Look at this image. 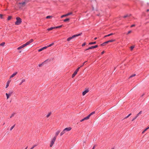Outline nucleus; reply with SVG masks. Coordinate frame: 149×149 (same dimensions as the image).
I'll use <instances>...</instances> for the list:
<instances>
[{"instance_id": "f257e3e1", "label": "nucleus", "mask_w": 149, "mask_h": 149, "mask_svg": "<svg viewBox=\"0 0 149 149\" xmlns=\"http://www.w3.org/2000/svg\"><path fill=\"white\" fill-rule=\"evenodd\" d=\"M16 21L15 22V24L16 25H19L22 22L21 19L19 17H17L16 18Z\"/></svg>"}, {"instance_id": "f03ea898", "label": "nucleus", "mask_w": 149, "mask_h": 149, "mask_svg": "<svg viewBox=\"0 0 149 149\" xmlns=\"http://www.w3.org/2000/svg\"><path fill=\"white\" fill-rule=\"evenodd\" d=\"M81 33H79V34H78L74 35H73V36H72V37H70L69 38H68L67 39V40L68 41H69L71 40L74 38L80 36L81 35Z\"/></svg>"}, {"instance_id": "7ed1b4c3", "label": "nucleus", "mask_w": 149, "mask_h": 149, "mask_svg": "<svg viewBox=\"0 0 149 149\" xmlns=\"http://www.w3.org/2000/svg\"><path fill=\"white\" fill-rule=\"evenodd\" d=\"M56 139V137H54L52 139L51 143H50V147H52V146L53 145V144L54 143Z\"/></svg>"}, {"instance_id": "20e7f679", "label": "nucleus", "mask_w": 149, "mask_h": 149, "mask_svg": "<svg viewBox=\"0 0 149 149\" xmlns=\"http://www.w3.org/2000/svg\"><path fill=\"white\" fill-rule=\"evenodd\" d=\"M98 47V46L97 45H96L95 46H92L91 47H89L88 49H87L85 50V51H87L90 49H92L95 48H97Z\"/></svg>"}, {"instance_id": "39448f33", "label": "nucleus", "mask_w": 149, "mask_h": 149, "mask_svg": "<svg viewBox=\"0 0 149 149\" xmlns=\"http://www.w3.org/2000/svg\"><path fill=\"white\" fill-rule=\"evenodd\" d=\"M33 41V39H31L29 41L26 42L25 45L26 46L29 45L30 43H32V42Z\"/></svg>"}, {"instance_id": "423d86ee", "label": "nucleus", "mask_w": 149, "mask_h": 149, "mask_svg": "<svg viewBox=\"0 0 149 149\" xmlns=\"http://www.w3.org/2000/svg\"><path fill=\"white\" fill-rule=\"evenodd\" d=\"M72 12L68 13L65 15H63L61 16V18H62L63 17L68 16L69 15H72Z\"/></svg>"}, {"instance_id": "0eeeda50", "label": "nucleus", "mask_w": 149, "mask_h": 149, "mask_svg": "<svg viewBox=\"0 0 149 149\" xmlns=\"http://www.w3.org/2000/svg\"><path fill=\"white\" fill-rule=\"evenodd\" d=\"M89 90L88 88H86L85 89V90L83 92L82 95H85L87 93H88Z\"/></svg>"}, {"instance_id": "6e6552de", "label": "nucleus", "mask_w": 149, "mask_h": 149, "mask_svg": "<svg viewBox=\"0 0 149 149\" xmlns=\"http://www.w3.org/2000/svg\"><path fill=\"white\" fill-rule=\"evenodd\" d=\"M20 79L21 80V81L19 84V85H22L23 83L24 82H25L26 81L25 79L23 78H22V79Z\"/></svg>"}, {"instance_id": "1a4fd4ad", "label": "nucleus", "mask_w": 149, "mask_h": 149, "mask_svg": "<svg viewBox=\"0 0 149 149\" xmlns=\"http://www.w3.org/2000/svg\"><path fill=\"white\" fill-rule=\"evenodd\" d=\"M71 129V128L70 127H67L65 128L64 130L68 132Z\"/></svg>"}, {"instance_id": "9d476101", "label": "nucleus", "mask_w": 149, "mask_h": 149, "mask_svg": "<svg viewBox=\"0 0 149 149\" xmlns=\"http://www.w3.org/2000/svg\"><path fill=\"white\" fill-rule=\"evenodd\" d=\"M26 46L25 45V44H24L23 45H21V46L19 47H18L17 49L18 50H19L20 49H21L25 47Z\"/></svg>"}, {"instance_id": "9b49d317", "label": "nucleus", "mask_w": 149, "mask_h": 149, "mask_svg": "<svg viewBox=\"0 0 149 149\" xmlns=\"http://www.w3.org/2000/svg\"><path fill=\"white\" fill-rule=\"evenodd\" d=\"M10 81H11L10 80H9L8 81L6 85V88H7L9 86V84L10 83Z\"/></svg>"}, {"instance_id": "f8f14e48", "label": "nucleus", "mask_w": 149, "mask_h": 149, "mask_svg": "<svg viewBox=\"0 0 149 149\" xmlns=\"http://www.w3.org/2000/svg\"><path fill=\"white\" fill-rule=\"evenodd\" d=\"M17 74V72H15L13 74H12L11 76L10 77V78H11L14 77L15 75H16Z\"/></svg>"}, {"instance_id": "ddd939ff", "label": "nucleus", "mask_w": 149, "mask_h": 149, "mask_svg": "<svg viewBox=\"0 0 149 149\" xmlns=\"http://www.w3.org/2000/svg\"><path fill=\"white\" fill-rule=\"evenodd\" d=\"M6 95L7 97V99H8L9 98L10 96H11V95H10V94H9L8 93H6Z\"/></svg>"}, {"instance_id": "4468645a", "label": "nucleus", "mask_w": 149, "mask_h": 149, "mask_svg": "<svg viewBox=\"0 0 149 149\" xmlns=\"http://www.w3.org/2000/svg\"><path fill=\"white\" fill-rule=\"evenodd\" d=\"M77 73V72L75 71L74 73L72 75V77L73 78L76 75Z\"/></svg>"}, {"instance_id": "2eb2a0df", "label": "nucleus", "mask_w": 149, "mask_h": 149, "mask_svg": "<svg viewBox=\"0 0 149 149\" xmlns=\"http://www.w3.org/2000/svg\"><path fill=\"white\" fill-rule=\"evenodd\" d=\"M60 132V131L58 130V131H57L56 133L55 136V137H56L59 134Z\"/></svg>"}, {"instance_id": "dca6fc26", "label": "nucleus", "mask_w": 149, "mask_h": 149, "mask_svg": "<svg viewBox=\"0 0 149 149\" xmlns=\"http://www.w3.org/2000/svg\"><path fill=\"white\" fill-rule=\"evenodd\" d=\"M55 29V27H51L50 28H48L47 29V30L48 31H50V30H52L53 29Z\"/></svg>"}, {"instance_id": "f3484780", "label": "nucleus", "mask_w": 149, "mask_h": 149, "mask_svg": "<svg viewBox=\"0 0 149 149\" xmlns=\"http://www.w3.org/2000/svg\"><path fill=\"white\" fill-rule=\"evenodd\" d=\"M89 118H90L89 116L88 115L87 117L84 118V120H88V119H89Z\"/></svg>"}, {"instance_id": "a211bd4d", "label": "nucleus", "mask_w": 149, "mask_h": 149, "mask_svg": "<svg viewBox=\"0 0 149 149\" xmlns=\"http://www.w3.org/2000/svg\"><path fill=\"white\" fill-rule=\"evenodd\" d=\"M47 61V60H46L45 61H44L43 62H42V63L40 64H39V65H38V66L39 67H42V66L43 65V64L46 61Z\"/></svg>"}, {"instance_id": "6ab92c4d", "label": "nucleus", "mask_w": 149, "mask_h": 149, "mask_svg": "<svg viewBox=\"0 0 149 149\" xmlns=\"http://www.w3.org/2000/svg\"><path fill=\"white\" fill-rule=\"evenodd\" d=\"M65 133V131L63 130L60 133V135L62 136Z\"/></svg>"}, {"instance_id": "aec40b11", "label": "nucleus", "mask_w": 149, "mask_h": 149, "mask_svg": "<svg viewBox=\"0 0 149 149\" xmlns=\"http://www.w3.org/2000/svg\"><path fill=\"white\" fill-rule=\"evenodd\" d=\"M131 15H128V14H127L123 16V18H126L127 17H129Z\"/></svg>"}, {"instance_id": "412c9836", "label": "nucleus", "mask_w": 149, "mask_h": 149, "mask_svg": "<svg viewBox=\"0 0 149 149\" xmlns=\"http://www.w3.org/2000/svg\"><path fill=\"white\" fill-rule=\"evenodd\" d=\"M137 116V114L136 115V116L135 117H134L133 119H132V121H134L135 119H136L137 118L138 116Z\"/></svg>"}, {"instance_id": "4be33fe9", "label": "nucleus", "mask_w": 149, "mask_h": 149, "mask_svg": "<svg viewBox=\"0 0 149 149\" xmlns=\"http://www.w3.org/2000/svg\"><path fill=\"white\" fill-rule=\"evenodd\" d=\"M52 17V16H48L46 17V18L47 19H50Z\"/></svg>"}, {"instance_id": "5701e85b", "label": "nucleus", "mask_w": 149, "mask_h": 149, "mask_svg": "<svg viewBox=\"0 0 149 149\" xmlns=\"http://www.w3.org/2000/svg\"><path fill=\"white\" fill-rule=\"evenodd\" d=\"M51 114V112H49L48 113V114L46 116V117L47 118H48V117H49L50 116Z\"/></svg>"}, {"instance_id": "b1692460", "label": "nucleus", "mask_w": 149, "mask_h": 149, "mask_svg": "<svg viewBox=\"0 0 149 149\" xmlns=\"http://www.w3.org/2000/svg\"><path fill=\"white\" fill-rule=\"evenodd\" d=\"M96 43V42H91L89 43V45H91L93 44H95Z\"/></svg>"}, {"instance_id": "393cba45", "label": "nucleus", "mask_w": 149, "mask_h": 149, "mask_svg": "<svg viewBox=\"0 0 149 149\" xmlns=\"http://www.w3.org/2000/svg\"><path fill=\"white\" fill-rule=\"evenodd\" d=\"M94 113H95V112L93 111V112H91L89 115H88V116H89V117H90V116H91L94 114Z\"/></svg>"}, {"instance_id": "a878e982", "label": "nucleus", "mask_w": 149, "mask_h": 149, "mask_svg": "<svg viewBox=\"0 0 149 149\" xmlns=\"http://www.w3.org/2000/svg\"><path fill=\"white\" fill-rule=\"evenodd\" d=\"M136 76L135 74H132L129 77V78H130L133 77H134Z\"/></svg>"}, {"instance_id": "bb28decb", "label": "nucleus", "mask_w": 149, "mask_h": 149, "mask_svg": "<svg viewBox=\"0 0 149 149\" xmlns=\"http://www.w3.org/2000/svg\"><path fill=\"white\" fill-rule=\"evenodd\" d=\"M115 41V40H113V39L108 40V42H114Z\"/></svg>"}, {"instance_id": "cd10ccee", "label": "nucleus", "mask_w": 149, "mask_h": 149, "mask_svg": "<svg viewBox=\"0 0 149 149\" xmlns=\"http://www.w3.org/2000/svg\"><path fill=\"white\" fill-rule=\"evenodd\" d=\"M26 3L25 2H24L22 3H19V4L20 5H24Z\"/></svg>"}, {"instance_id": "c85d7f7f", "label": "nucleus", "mask_w": 149, "mask_h": 149, "mask_svg": "<svg viewBox=\"0 0 149 149\" xmlns=\"http://www.w3.org/2000/svg\"><path fill=\"white\" fill-rule=\"evenodd\" d=\"M5 44V42H3L0 44V46H3Z\"/></svg>"}, {"instance_id": "c756f323", "label": "nucleus", "mask_w": 149, "mask_h": 149, "mask_svg": "<svg viewBox=\"0 0 149 149\" xmlns=\"http://www.w3.org/2000/svg\"><path fill=\"white\" fill-rule=\"evenodd\" d=\"M134 46H131L130 47L131 50V51L134 48Z\"/></svg>"}, {"instance_id": "7c9ffc66", "label": "nucleus", "mask_w": 149, "mask_h": 149, "mask_svg": "<svg viewBox=\"0 0 149 149\" xmlns=\"http://www.w3.org/2000/svg\"><path fill=\"white\" fill-rule=\"evenodd\" d=\"M70 20V19L69 18H67L64 20L63 21L64 22H66V21H69Z\"/></svg>"}, {"instance_id": "2f4dec72", "label": "nucleus", "mask_w": 149, "mask_h": 149, "mask_svg": "<svg viewBox=\"0 0 149 149\" xmlns=\"http://www.w3.org/2000/svg\"><path fill=\"white\" fill-rule=\"evenodd\" d=\"M62 26V25H60V26H56V27H55V29L60 28Z\"/></svg>"}, {"instance_id": "473e14b6", "label": "nucleus", "mask_w": 149, "mask_h": 149, "mask_svg": "<svg viewBox=\"0 0 149 149\" xmlns=\"http://www.w3.org/2000/svg\"><path fill=\"white\" fill-rule=\"evenodd\" d=\"M142 113V111H140L137 114V116H139V115L141 114Z\"/></svg>"}, {"instance_id": "72a5a7b5", "label": "nucleus", "mask_w": 149, "mask_h": 149, "mask_svg": "<svg viewBox=\"0 0 149 149\" xmlns=\"http://www.w3.org/2000/svg\"><path fill=\"white\" fill-rule=\"evenodd\" d=\"M37 146V144L34 145L30 149H33L36 146Z\"/></svg>"}, {"instance_id": "f704fd0d", "label": "nucleus", "mask_w": 149, "mask_h": 149, "mask_svg": "<svg viewBox=\"0 0 149 149\" xmlns=\"http://www.w3.org/2000/svg\"><path fill=\"white\" fill-rule=\"evenodd\" d=\"M131 115V113H130V114H129L125 118V119H126L128 118Z\"/></svg>"}, {"instance_id": "c9c22d12", "label": "nucleus", "mask_w": 149, "mask_h": 149, "mask_svg": "<svg viewBox=\"0 0 149 149\" xmlns=\"http://www.w3.org/2000/svg\"><path fill=\"white\" fill-rule=\"evenodd\" d=\"M13 91H9V92L8 93L9 94H10V95H11L13 93Z\"/></svg>"}, {"instance_id": "e433bc0d", "label": "nucleus", "mask_w": 149, "mask_h": 149, "mask_svg": "<svg viewBox=\"0 0 149 149\" xmlns=\"http://www.w3.org/2000/svg\"><path fill=\"white\" fill-rule=\"evenodd\" d=\"M81 67H78L76 70L75 71L76 72H78V71H79V69H80V68Z\"/></svg>"}, {"instance_id": "4c0bfd02", "label": "nucleus", "mask_w": 149, "mask_h": 149, "mask_svg": "<svg viewBox=\"0 0 149 149\" xmlns=\"http://www.w3.org/2000/svg\"><path fill=\"white\" fill-rule=\"evenodd\" d=\"M11 18H12L11 16H9L8 17V20H10V19H11Z\"/></svg>"}, {"instance_id": "58836bf2", "label": "nucleus", "mask_w": 149, "mask_h": 149, "mask_svg": "<svg viewBox=\"0 0 149 149\" xmlns=\"http://www.w3.org/2000/svg\"><path fill=\"white\" fill-rule=\"evenodd\" d=\"M43 50V49L42 48L38 49V51L39 52H41V51H42V50Z\"/></svg>"}, {"instance_id": "ea45409f", "label": "nucleus", "mask_w": 149, "mask_h": 149, "mask_svg": "<svg viewBox=\"0 0 149 149\" xmlns=\"http://www.w3.org/2000/svg\"><path fill=\"white\" fill-rule=\"evenodd\" d=\"M15 126V125H13V126H12L11 127V128H10V131L12 130L13 129V128Z\"/></svg>"}, {"instance_id": "a19ab883", "label": "nucleus", "mask_w": 149, "mask_h": 149, "mask_svg": "<svg viewBox=\"0 0 149 149\" xmlns=\"http://www.w3.org/2000/svg\"><path fill=\"white\" fill-rule=\"evenodd\" d=\"M113 34H114V33H110V34L107 35V36H111V35H113Z\"/></svg>"}, {"instance_id": "79ce46f5", "label": "nucleus", "mask_w": 149, "mask_h": 149, "mask_svg": "<svg viewBox=\"0 0 149 149\" xmlns=\"http://www.w3.org/2000/svg\"><path fill=\"white\" fill-rule=\"evenodd\" d=\"M15 114V113H13L12 114V115H11V116L10 117V118H11L12 117H13L14 116Z\"/></svg>"}, {"instance_id": "37998d69", "label": "nucleus", "mask_w": 149, "mask_h": 149, "mask_svg": "<svg viewBox=\"0 0 149 149\" xmlns=\"http://www.w3.org/2000/svg\"><path fill=\"white\" fill-rule=\"evenodd\" d=\"M54 45V43H52L49 45H48L47 46H48V47H50L52 46V45Z\"/></svg>"}, {"instance_id": "c03bdc74", "label": "nucleus", "mask_w": 149, "mask_h": 149, "mask_svg": "<svg viewBox=\"0 0 149 149\" xmlns=\"http://www.w3.org/2000/svg\"><path fill=\"white\" fill-rule=\"evenodd\" d=\"M47 47H48V46H45L42 47L43 50L46 49Z\"/></svg>"}, {"instance_id": "a18cd8bd", "label": "nucleus", "mask_w": 149, "mask_h": 149, "mask_svg": "<svg viewBox=\"0 0 149 149\" xmlns=\"http://www.w3.org/2000/svg\"><path fill=\"white\" fill-rule=\"evenodd\" d=\"M147 130V129L146 128L142 132V134H143L145 132H146Z\"/></svg>"}, {"instance_id": "49530a36", "label": "nucleus", "mask_w": 149, "mask_h": 149, "mask_svg": "<svg viewBox=\"0 0 149 149\" xmlns=\"http://www.w3.org/2000/svg\"><path fill=\"white\" fill-rule=\"evenodd\" d=\"M102 11H101L100 12V13L99 14H97V16H99L101 14H102Z\"/></svg>"}, {"instance_id": "de8ad7c7", "label": "nucleus", "mask_w": 149, "mask_h": 149, "mask_svg": "<svg viewBox=\"0 0 149 149\" xmlns=\"http://www.w3.org/2000/svg\"><path fill=\"white\" fill-rule=\"evenodd\" d=\"M87 62V61H85V62H84V63H83V64H82V65L80 67H82L83 66L84 64H85V63L86 62Z\"/></svg>"}, {"instance_id": "09e8293b", "label": "nucleus", "mask_w": 149, "mask_h": 149, "mask_svg": "<svg viewBox=\"0 0 149 149\" xmlns=\"http://www.w3.org/2000/svg\"><path fill=\"white\" fill-rule=\"evenodd\" d=\"M105 45V43L104 42L103 43L101 44V45L102 46H104Z\"/></svg>"}, {"instance_id": "8fccbe9b", "label": "nucleus", "mask_w": 149, "mask_h": 149, "mask_svg": "<svg viewBox=\"0 0 149 149\" xmlns=\"http://www.w3.org/2000/svg\"><path fill=\"white\" fill-rule=\"evenodd\" d=\"M131 32H132V31H129L128 32V33H127V34H129V33H131Z\"/></svg>"}, {"instance_id": "3c124183", "label": "nucleus", "mask_w": 149, "mask_h": 149, "mask_svg": "<svg viewBox=\"0 0 149 149\" xmlns=\"http://www.w3.org/2000/svg\"><path fill=\"white\" fill-rule=\"evenodd\" d=\"M85 45H86V43H84L82 44V46L83 47V46H84Z\"/></svg>"}, {"instance_id": "603ef678", "label": "nucleus", "mask_w": 149, "mask_h": 149, "mask_svg": "<svg viewBox=\"0 0 149 149\" xmlns=\"http://www.w3.org/2000/svg\"><path fill=\"white\" fill-rule=\"evenodd\" d=\"M135 26V24H133V25H132L131 26V27H133L134 26Z\"/></svg>"}, {"instance_id": "864d4df0", "label": "nucleus", "mask_w": 149, "mask_h": 149, "mask_svg": "<svg viewBox=\"0 0 149 149\" xmlns=\"http://www.w3.org/2000/svg\"><path fill=\"white\" fill-rule=\"evenodd\" d=\"M3 15L2 14H0V17L2 18Z\"/></svg>"}, {"instance_id": "5fc2aeb1", "label": "nucleus", "mask_w": 149, "mask_h": 149, "mask_svg": "<svg viewBox=\"0 0 149 149\" xmlns=\"http://www.w3.org/2000/svg\"><path fill=\"white\" fill-rule=\"evenodd\" d=\"M104 43H105V44H107V43H109V42H108V41H106V42H104Z\"/></svg>"}, {"instance_id": "6e6d98bb", "label": "nucleus", "mask_w": 149, "mask_h": 149, "mask_svg": "<svg viewBox=\"0 0 149 149\" xmlns=\"http://www.w3.org/2000/svg\"><path fill=\"white\" fill-rule=\"evenodd\" d=\"M84 119L83 118V119H81V120H80V122H82V121H84Z\"/></svg>"}, {"instance_id": "4d7b16f0", "label": "nucleus", "mask_w": 149, "mask_h": 149, "mask_svg": "<svg viewBox=\"0 0 149 149\" xmlns=\"http://www.w3.org/2000/svg\"><path fill=\"white\" fill-rule=\"evenodd\" d=\"M104 53V51H103L101 53V54H102Z\"/></svg>"}, {"instance_id": "13d9d810", "label": "nucleus", "mask_w": 149, "mask_h": 149, "mask_svg": "<svg viewBox=\"0 0 149 149\" xmlns=\"http://www.w3.org/2000/svg\"><path fill=\"white\" fill-rule=\"evenodd\" d=\"M95 146H93V148H92V149H95Z\"/></svg>"}, {"instance_id": "bf43d9fd", "label": "nucleus", "mask_w": 149, "mask_h": 149, "mask_svg": "<svg viewBox=\"0 0 149 149\" xmlns=\"http://www.w3.org/2000/svg\"><path fill=\"white\" fill-rule=\"evenodd\" d=\"M97 39V37H95L94 38V40H96Z\"/></svg>"}, {"instance_id": "052dcab7", "label": "nucleus", "mask_w": 149, "mask_h": 149, "mask_svg": "<svg viewBox=\"0 0 149 149\" xmlns=\"http://www.w3.org/2000/svg\"><path fill=\"white\" fill-rule=\"evenodd\" d=\"M149 11V9H147V12H148Z\"/></svg>"}, {"instance_id": "680f3d73", "label": "nucleus", "mask_w": 149, "mask_h": 149, "mask_svg": "<svg viewBox=\"0 0 149 149\" xmlns=\"http://www.w3.org/2000/svg\"><path fill=\"white\" fill-rule=\"evenodd\" d=\"M108 36H107V35H106V36H105L104 37H108Z\"/></svg>"}, {"instance_id": "e2e57ef3", "label": "nucleus", "mask_w": 149, "mask_h": 149, "mask_svg": "<svg viewBox=\"0 0 149 149\" xmlns=\"http://www.w3.org/2000/svg\"><path fill=\"white\" fill-rule=\"evenodd\" d=\"M146 129H147V130L148 129H149V127H147V128Z\"/></svg>"}, {"instance_id": "0e129e2a", "label": "nucleus", "mask_w": 149, "mask_h": 149, "mask_svg": "<svg viewBox=\"0 0 149 149\" xmlns=\"http://www.w3.org/2000/svg\"><path fill=\"white\" fill-rule=\"evenodd\" d=\"M146 129H147V130L148 129H149V127H147V128Z\"/></svg>"}, {"instance_id": "69168bd1", "label": "nucleus", "mask_w": 149, "mask_h": 149, "mask_svg": "<svg viewBox=\"0 0 149 149\" xmlns=\"http://www.w3.org/2000/svg\"><path fill=\"white\" fill-rule=\"evenodd\" d=\"M84 143H85V141H83Z\"/></svg>"}, {"instance_id": "338daca9", "label": "nucleus", "mask_w": 149, "mask_h": 149, "mask_svg": "<svg viewBox=\"0 0 149 149\" xmlns=\"http://www.w3.org/2000/svg\"><path fill=\"white\" fill-rule=\"evenodd\" d=\"M27 147H27L25 149H27Z\"/></svg>"}, {"instance_id": "774afa93", "label": "nucleus", "mask_w": 149, "mask_h": 149, "mask_svg": "<svg viewBox=\"0 0 149 149\" xmlns=\"http://www.w3.org/2000/svg\"><path fill=\"white\" fill-rule=\"evenodd\" d=\"M21 51H20V52H19V53H21Z\"/></svg>"}]
</instances>
